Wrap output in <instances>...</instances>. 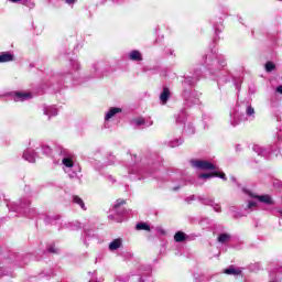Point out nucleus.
<instances>
[{
	"instance_id": "nucleus-28",
	"label": "nucleus",
	"mask_w": 282,
	"mask_h": 282,
	"mask_svg": "<svg viewBox=\"0 0 282 282\" xmlns=\"http://www.w3.org/2000/svg\"><path fill=\"white\" fill-rule=\"evenodd\" d=\"M248 210H254L257 208V203L256 202H249L247 205Z\"/></svg>"
},
{
	"instance_id": "nucleus-37",
	"label": "nucleus",
	"mask_w": 282,
	"mask_h": 282,
	"mask_svg": "<svg viewBox=\"0 0 282 282\" xmlns=\"http://www.w3.org/2000/svg\"><path fill=\"white\" fill-rule=\"evenodd\" d=\"M112 1H116V0H112Z\"/></svg>"
},
{
	"instance_id": "nucleus-31",
	"label": "nucleus",
	"mask_w": 282,
	"mask_h": 282,
	"mask_svg": "<svg viewBox=\"0 0 282 282\" xmlns=\"http://www.w3.org/2000/svg\"><path fill=\"white\" fill-rule=\"evenodd\" d=\"M278 94L282 95V85L276 88Z\"/></svg>"
},
{
	"instance_id": "nucleus-14",
	"label": "nucleus",
	"mask_w": 282,
	"mask_h": 282,
	"mask_svg": "<svg viewBox=\"0 0 282 282\" xmlns=\"http://www.w3.org/2000/svg\"><path fill=\"white\" fill-rule=\"evenodd\" d=\"M25 206H30V202H26V203L18 202L13 204V207H10V210L19 213L22 208H25Z\"/></svg>"
},
{
	"instance_id": "nucleus-13",
	"label": "nucleus",
	"mask_w": 282,
	"mask_h": 282,
	"mask_svg": "<svg viewBox=\"0 0 282 282\" xmlns=\"http://www.w3.org/2000/svg\"><path fill=\"white\" fill-rule=\"evenodd\" d=\"M126 202L123 199H118L113 206V209L118 213V215H122L124 213V209L122 206H124Z\"/></svg>"
},
{
	"instance_id": "nucleus-20",
	"label": "nucleus",
	"mask_w": 282,
	"mask_h": 282,
	"mask_svg": "<svg viewBox=\"0 0 282 282\" xmlns=\"http://www.w3.org/2000/svg\"><path fill=\"white\" fill-rule=\"evenodd\" d=\"M200 202L205 206H213L215 198L214 197H203V198H200Z\"/></svg>"
},
{
	"instance_id": "nucleus-11",
	"label": "nucleus",
	"mask_w": 282,
	"mask_h": 282,
	"mask_svg": "<svg viewBox=\"0 0 282 282\" xmlns=\"http://www.w3.org/2000/svg\"><path fill=\"white\" fill-rule=\"evenodd\" d=\"M169 98H171V90H169V88H163V91L160 95L162 105H165V102L169 101Z\"/></svg>"
},
{
	"instance_id": "nucleus-4",
	"label": "nucleus",
	"mask_w": 282,
	"mask_h": 282,
	"mask_svg": "<svg viewBox=\"0 0 282 282\" xmlns=\"http://www.w3.org/2000/svg\"><path fill=\"white\" fill-rule=\"evenodd\" d=\"M246 193L249 194L250 197H253L254 199H258L261 204H267V206H273L274 199H272V196L264 194V195H257L250 191H246Z\"/></svg>"
},
{
	"instance_id": "nucleus-29",
	"label": "nucleus",
	"mask_w": 282,
	"mask_h": 282,
	"mask_svg": "<svg viewBox=\"0 0 282 282\" xmlns=\"http://www.w3.org/2000/svg\"><path fill=\"white\" fill-rule=\"evenodd\" d=\"M231 124L234 127H237V124H239V120L237 119V115H234V120H231Z\"/></svg>"
},
{
	"instance_id": "nucleus-10",
	"label": "nucleus",
	"mask_w": 282,
	"mask_h": 282,
	"mask_svg": "<svg viewBox=\"0 0 282 282\" xmlns=\"http://www.w3.org/2000/svg\"><path fill=\"white\" fill-rule=\"evenodd\" d=\"M224 273L229 274L231 276H239V274H241V269L235 268V267L231 265V267L225 269Z\"/></svg>"
},
{
	"instance_id": "nucleus-9",
	"label": "nucleus",
	"mask_w": 282,
	"mask_h": 282,
	"mask_svg": "<svg viewBox=\"0 0 282 282\" xmlns=\"http://www.w3.org/2000/svg\"><path fill=\"white\" fill-rule=\"evenodd\" d=\"M109 250L111 252L116 251V250H119V248H122V238H117L115 240H112L110 243H109Z\"/></svg>"
},
{
	"instance_id": "nucleus-8",
	"label": "nucleus",
	"mask_w": 282,
	"mask_h": 282,
	"mask_svg": "<svg viewBox=\"0 0 282 282\" xmlns=\"http://www.w3.org/2000/svg\"><path fill=\"white\" fill-rule=\"evenodd\" d=\"M44 116H47L48 118L58 116V109L54 106H45L44 107Z\"/></svg>"
},
{
	"instance_id": "nucleus-2",
	"label": "nucleus",
	"mask_w": 282,
	"mask_h": 282,
	"mask_svg": "<svg viewBox=\"0 0 282 282\" xmlns=\"http://www.w3.org/2000/svg\"><path fill=\"white\" fill-rule=\"evenodd\" d=\"M191 164L194 169H199V171H215L217 169L215 164L205 160H193Z\"/></svg>"
},
{
	"instance_id": "nucleus-33",
	"label": "nucleus",
	"mask_w": 282,
	"mask_h": 282,
	"mask_svg": "<svg viewBox=\"0 0 282 282\" xmlns=\"http://www.w3.org/2000/svg\"><path fill=\"white\" fill-rule=\"evenodd\" d=\"M236 150H237V151H241V145H237V147H236Z\"/></svg>"
},
{
	"instance_id": "nucleus-35",
	"label": "nucleus",
	"mask_w": 282,
	"mask_h": 282,
	"mask_svg": "<svg viewBox=\"0 0 282 282\" xmlns=\"http://www.w3.org/2000/svg\"><path fill=\"white\" fill-rule=\"evenodd\" d=\"M76 65H77V69H78V67H80V64L77 63Z\"/></svg>"
},
{
	"instance_id": "nucleus-36",
	"label": "nucleus",
	"mask_w": 282,
	"mask_h": 282,
	"mask_svg": "<svg viewBox=\"0 0 282 282\" xmlns=\"http://www.w3.org/2000/svg\"><path fill=\"white\" fill-rule=\"evenodd\" d=\"M280 215H282V210H280Z\"/></svg>"
},
{
	"instance_id": "nucleus-16",
	"label": "nucleus",
	"mask_w": 282,
	"mask_h": 282,
	"mask_svg": "<svg viewBox=\"0 0 282 282\" xmlns=\"http://www.w3.org/2000/svg\"><path fill=\"white\" fill-rule=\"evenodd\" d=\"M129 58L130 61H142V53H140V51H131Z\"/></svg>"
},
{
	"instance_id": "nucleus-7",
	"label": "nucleus",
	"mask_w": 282,
	"mask_h": 282,
	"mask_svg": "<svg viewBox=\"0 0 282 282\" xmlns=\"http://www.w3.org/2000/svg\"><path fill=\"white\" fill-rule=\"evenodd\" d=\"M210 177H220V180H227L226 178V174L223 172H213V173H203L200 175H198V180H204L206 182V180H210Z\"/></svg>"
},
{
	"instance_id": "nucleus-1",
	"label": "nucleus",
	"mask_w": 282,
	"mask_h": 282,
	"mask_svg": "<svg viewBox=\"0 0 282 282\" xmlns=\"http://www.w3.org/2000/svg\"><path fill=\"white\" fill-rule=\"evenodd\" d=\"M61 155L63 171L68 174V177H70V180H74L77 174L76 172H72V169H74V160L76 156L74 155V153L67 151H62Z\"/></svg>"
},
{
	"instance_id": "nucleus-26",
	"label": "nucleus",
	"mask_w": 282,
	"mask_h": 282,
	"mask_svg": "<svg viewBox=\"0 0 282 282\" xmlns=\"http://www.w3.org/2000/svg\"><path fill=\"white\" fill-rule=\"evenodd\" d=\"M41 149L45 155H50V153H52V148H50V145H43Z\"/></svg>"
},
{
	"instance_id": "nucleus-6",
	"label": "nucleus",
	"mask_w": 282,
	"mask_h": 282,
	"mask_svg": "<svg viewBox=\"0 0 282 282\" xmlns=\"http://www.w3.org/2000/svg\"><path fill=\"white\" fill-rule=\"evenodd\" d=\"M121 111H122V108L120 107H110L105 112V117H104L105 122H109V120H112V118H116V116H118V113H120Z\"/></svg>"
},
{
	"instance_id": "nucleus-17",
	"label": "nucleus",
	"mask_w": 282,
	"mask_h": 282,
	"mask_svg": "<svg viewBox=\"0 0 282 282\" xmlns=\"http://www.w3.org/2000/svg\"><path fill=\"white\" fill-rule=\"evenodd\" d=\"M73 202L74 204H77V206H79L82 210H87V207H85V202L83 200V198H80V196H73Z\"/></svg>"
},
{
	"instance_id": "nucleus-22",
	"label": "nucleus",
	"mask_w": 282,
	"mask_h": 282,
	"mask_svg": "<svg viewBox=\"0 0 282 282\" xmlns=\"http://www.w3.org/2000/svg\"><path fill=\"white\" fill-rule=\"evenodd\" d=\"M182 142H184L182 139H176L174 141H170L169 145L172 149H175V147H180L182 144Z\"/></svg>"
},
{
	"instance_id": "nucleus-24",
	"label": "nucleus",
	"mask_w": 282,
	"mask_h": 282,
	"mask_svg": "<svg viewBox=\"0 0 282 282\" xmlns=\"http://www.w3.org/2000/svg\"><path fill=\"white\" fill-rule=\"evenodd\" d=\"M264 67H265V72H273V69H274L276 66L274 65V63L268 62Z\"/></svg>"
},
{
	"instance_id": "nucleus-30",
	"label": "nucleus",
	"mask_w": 282,
	"mask_h": 282,
	"mask_svg": "<svg viewBox=\"0 0 282 282\" xmlns=\"http://www.w3.org/2000/svg\"><path fill=\"white\" fill-rule=\"evenodd\" d=\"M66 3H67L68 6H74L75 0H66Z\"/></svg>"
},
{
	"instance_id": "nucleus-18",
	"label": "nucleus",
	"mask_w": 282,
	"mask_h": 282,
	"mask_svg": "<svg viewBox=\"0 0 282 282\" xmlns=\"http://www.w3.org/2000/svg\"><path fill=\"white\" fill-rule=\"evenodd\" d=\"M186 240V234L182 232V231H177L174 235V241H176L177 243H182V241Z\"/></svg>"
},
{
	"instance_id": "nucleus-32",
	"label": "nucleus",
	"mask_w": 282,
	"mask_h": 282,
	"mask_svg": "<svg viewBox=\"0 0 282 282\" xmlns=\"http://www.w3.org/2000/svg\"><path fill=\"white\" fill-rule=\"evenodd\" d=\"M48 252H56V249H54L53 247H51V248L48 249Z\"/></svg>"
},
{
	"instance_id": "nucleus-34",
	"label": "nucleus",
	"mask_w": 282,
	"mask_h": 282,
	"mask_svg": "<svg viewBox=\"0 0 282 282\" xmlns=\"http://www.w3.org/2000/svg\"><path fill=\"white\" fill-rule=\"evenodd\" d=\"M279 185H280V188L282 189V183L281 182H279Z\"/></svg>"
},
{
	"instance_id": "nucleus-15",
	"label": "nucleus",
	"mask_w": 282,
	"mask_h": 282,
	"mask_svg": "<svg viewBox=\"0 0 282 282\" xmlns=\"http://www.w3.org/2000/svg\"><path fill=\"white\" fill-rule=\"evenodd\" d=\"M252 149L258 155H261L262 158L268 156V150H265V148H262L261 145H253Z\"/></svg>"
},
{
	"instance_id": "nucleus-27",
	"label": "nucleus",
	"mask_w": 282,
	"mask_h": 282,
	"mask_svg": "<svg viewBox=\"0 0 282 282\" xmlns=\"http://www.w3.org/2000/svg\"><path fill=\"white\" fill-rule=\"evenodd\" d=\"M212 207L214 208V210L216 213H221V205L220 204L212 203Z\"/></svg>"
},
{
	"instance_id": "nucleus-21",
	"label": "nucleus",
	"mask_w": 282,
	"mask_h": 282,
	"mask_svg": "<svg viewBox=\"0 0 282 282\" xmlns=\"http://www.w3.org/2000/svg\"><path fill=\"white\" fill-rule=\"evenodd\" d=\"M137 230H151V227L147 223L137 224Z\"/></svg>"
},
{
	"instance_id": "nucleus-12",
	"label": "nucleus",
	"mask_w": 282,
	"mask_h": 282,
	"mask_svg": "<svg viewBox=\"0 0 282 282\" xmlns=\"http://www.w3.org/2000/svg\"><path fill=\"white\" fill-rule=\"evenodd\" d=\"M11 61H14L13 54H10L8 52L0 54V63H10Z\"/></svg>"
},
{
	"instance_id": "nucleus-3",
	"label": "nucleus",
	"mask_w": 282,
	"mask_h": 282,
	"mask_svg": "<svg viewBox=\"0 0 282 282\" xmlns=\"http://www.w3.org/2000/svg\"><path fill=\"white\" fill-rule=\"evenodd\" d=\"M36 151H39V147L30 143V147L23 153V159L26 160V162H36Z\"/></svg>"
},
{
	"instance_id": "nucleus-19",
	"label": "nucleus",
	"mask_w": 282,
	"mask_h": 282,
	"mask_svg": "<svg viewBox=\"0 0 282 282\" xmlns=\"http://www.w3.org/2000/svg\"><path fill=\"white\" fill-rule=\"evenodd\" d=\"M131 124L133 127H142L143 124H147V121H144V118L140 117V118L132 119Z\"/></svg>"
},
{
	"instance_id": "nucleus-25",
	"label": "nucleus",
	"mask_w": 282,
	"mask_h": 282,
	"mask_svg": "<svg viewBox=\"0 0 282 282\" xmlns=\"http://www.w3.org/2000/svg\"><path fill=\"white\" fill-rule=\"evenodd\" d=\"M246 113L247 116L254 117V108L252 106H247Z\"/></svg>"
},
{
	"instance_id": "nucleus-23",
	"label": "nucleus",
	"mask_w": 282,
	"mask_h": 282,
	"mask_svg": "<svg viewBox=\"0 0 282 282\" xmlns=\"http://www.w3.org/2000/svg\"><path fill=\"white\" fill-rule=\"evenodd\" d=\"M228 239H230V236L227 235V234H221L219 237H218V241L220 243H226V241H228Z\"/></svg>"
},
{
	"instance_id": "nucleus-5",
	"label": "nucleus",
	"mask_w": 282,
	"mask_h": 282,
	"mask_svg": "<svg viewBox=\"0 0 282 282\" xmlns=\"http://www.w3.org/2000/svg\"><path fill=\"white\" fill-rule=\"evenodd\" d=\"M14 102H25V100H30L32 98V94L28 91H15L11 94Z\"/></svg>"
}]
</instances>
